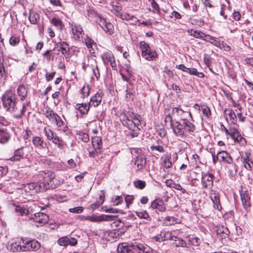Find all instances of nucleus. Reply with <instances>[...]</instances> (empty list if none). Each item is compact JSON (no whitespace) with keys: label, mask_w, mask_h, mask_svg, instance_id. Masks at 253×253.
<instances>
[{"label":"nucleus","mask_w":253,"mask_h":253,"mask_svg":"<svg viewBox=\"0 0 253 253\" xmlns=\"http://www.w3.org/2000/svg\"><path fill=\"white\" fill-rule=\"evenodd\" d=\"M23 252L37 251L41 247L40 243L37 240H28L23 238Z\"/></svg>","instance_id":"0eeeda50"},{"label":"nucleus","mask_w":253,"mask_h":253,"mask_svg":"<svg viewBox=\"0 0 253 253\" xmlns=\"http://www.w3.org/2000/svg\"><path fill=\"white\" fill-rule=\"evenodd\" d=\"M80 91L81 97L84 98L89 95L90 92V87L88 85H84Z\"/></svg>","instance_id":"37998d69"},{"label":"nucleus","mask_w":253,"mask_h":253,"mask_svg":"<svg viewBox=\"0 0 253 253\" xmlns=\"http://www.w3.org/2000/svg\"><path fill=\"white\" fill-rule=\"evenodd\" d=\"M30 219L36 223V226L38 227L45 224L49 220L48 216L45 213L41 212L34 213Z\"/></svg>","instance_id":"423d86ee"},{"label":"nucleus","mask_w":253,"mask_h":253,"mask_svg":"<svg viewBox=\"0 0 253 253\" xmlns=\"http://www.w3.org/2000/svg\"><path fill=\"white\" fill-rule=\"evenodd\" d=\"M14 211L20 216H26L33 212L32 207H27L19 205H13Z\"/></svg>","instance_id":"4468645a"},{"label":"nucleus","mask_w":253,"mask_h":253,"mask_svg":"<svg viewBox=\"0 0 253 253\" xmlns=\"http://www.w3.org/2000/svg\"><path fill=\"white\" fill-rule=\"evenodd\" d=\"M123 198L122 196H117L112 199L113 206H117L123 202Z\"/></svg>","instance_id":"6e6d98bb"},{"label":"nucleus","mask_w":253,"mask_h":253,"mask_svg":"<svg viewBox=\"0 0 253 253\" xmlns=\"http://www.w3.org/2000/svg\"><path fill=\"white\" fill-rule=\"evenodd\" d=\"M233 140H234L235 142L241 143L242 144H244L246 142L245 138L241 136L240 133L235 136V138L233 139Z\"/></svg>","instance_id":"69168bd1"},{"label":"nucleus","mask_w":253,"mask_h":253,"mask_svg":"<svg viewBox=\"0 0 253 253\" xmlns=\"http://www.w3.org/2000/svg\"><path fill=\"white\" fill-rule=\"evenodd\" d=\"M120 120L123 125L128 128V135L132 137L138 135L143 124L142 118L139 115L134 113L127 115L126 113L122 112L120 115Z\"/></svg>","instance_id":"f257e3e1"},{"label":"nucleus","mask_w":253,"mask_h":253,"mask_svg":"<svg viewBox=\"0 0 253 253\" xmlns=\"http://www.w3.org/2000/svg\"><path fill=\"white\" fill-rule=\"evenodd\" d=\"M1 100L2 105L6 110L12 112L13 117L18 119L22 117L26 112V107L29 104V102L24 103L22 109L18 111L16 105V101L15 95L9 91L5 92L1 97Z\"/></svg>","instance_id":"f03ea898"},{"label":"nucleus","mask_w":253,"mask_h":253,"mask_svg":"<svg viewBox=\"0 0 253 253\" xmlns=\"http://www.w3.org/2000/svg\"><path fill=\"white\" fill-rule=\"evenodd\" d=\"M146 163V158L143 153H140L136 156L134 164L137 166L138 170L142 169Z\"/></svg>","instance_id":"6ab92c4d"},{"label":"nucleus","mask_w":253,"mask_h":253,"mask_svg":"<svg viewBox=\"0 0 253 253\" xmlns=\"http://www.w3.org/2000/svg\"><path fill=\"white\" fill-rule=\"evenodd\" d=\"M171 128L173 132L181 139L185 137V132H193L195 126L186 119L181 118V122L175 121L172 124Z\"/></svg>","instance_id":"7ed1b4c3"},{"label":"nucleus","mask_w":253,"mask_h":253,"mask_svg":"<svg viewBox=\"0 0 253 253\" xmlns=\"http://www.w3.org/2000/svg\"><path fill=\"white\" fill-rule=\"evenodd\" d=\"M134 248V251L138 253H153L152 249L146 245H136Z\"/></svg>","instance_id":"5701e85b"},{"label":"nucleus","mask_w":253,"mask_h":253,"mask_svg":"<svg viewBox=\"0 0 253 253\" xmlns=\"http://www.w3.org/2000/svg\"><path fill=\"white\" fill-rule=\"evenodd\" d=\"M51 23L59 29H62L63 26L61 19L58 18L54 17L51 20Z\"/></svg>","instance_id":"58836bf2"},{"label":"nucleus","mask_w":253,"mask_h":253,"mask_svg":"<svg viewBox=\"0 0 253 253\" xmlns=\"http://www.w3.org/2000/svg\"><path fill=\"white\" fill-rule=\"evenodd\" d=\"M89 107V105L86 103H79L76 105V109L83 115L87 114Z\"/></svg>","instance_id":"393cba45"},{"label":"nucleus","mask_w":253,"mask_h":253,"mask_svg":"<svg viewBox=\"0 0 253 253\" xmlns=\"http://www.w3.org/2000/svg\"><path fill=\"white\" fill-rule=\"evenodd\" d=\"M68 238L67 237H63L60 238L58 240V244L61 246H67L69 245Z\"/></svg>","instance_id":"5fc2aeb1"},{"label":"nucleus","mask_w":253,"mask_h":253,"mask_svg":"<svg viewBox=\"0 0 253 253\" xmlns=\"http://www.w3.org/2000/svg\"><path fill=\"white\" fill-rule=\"evenodd\" d=\"M99 26L103 29L106 33L109 35H112L114 33V26L110 22L103 18L100 17L99 21Z\"/></svg>","instance_id":"9d476101"},{"label":"nucleus","mask_w":253,"mask_h":253,"mask_svg":"<svg viewBox=\"0 0 253 253\" xmlns=\"http://www.w3.org/2000/svg\"><path fill=\"white\" fill-rule=\"evenodd\" d=\"M145 55L146 56H142V57L148 61L156 60L158 58L157 53L155 51H151V49H150L149 52H146Z\"/></svg>","instance_id":"7c9ffc66"},{"label":"nucleus","mask_w":253,"mask_h":253,"mask_svg":"<svg viewBox=\"0 0 253 253\" xmlns=\"http://www.w3.org/2000/svg\"><path fill=\"white\" fill-rule=\"evenodd\" d=\"M185 112L181 108L180 106L177 107L172 108V114L173 115H175L177 117H180L181 119L182 118V115Z\"/></svg>","instance_id":"4c0bfd02"},{"label":"nucleus","mask_w":253,"mask_h":253,"mask_svg":"<svg viewBox=\"0 0 253 253\" xmlns=\"http://www.w3.org/2000/svg\"><path fill=\"white\" fill-rule=\"evenodd\" d=\"M175 238H176L177 240H175L176 242V246H180L185 247H186V243L185 241H184L182 239L178 238L176 237H175Z\"/></svg>","instance_id":"0e129e2a"},{"label":"nucleus","mask_w":253,"mask_h":253,"mask_svg":"<svg viewBox=\"0 0 253 253\" xmlns=\"http://www.w3.org/2000/svg\"><path fill=\"white\" fill-rule=\"evenodd\" d=\"M6 79V74L3 64L0 63V83L4 82Z\"/></svg>","instance_id":"79ce46f5"},{"label":"nucleus","mask_w":253,"mask_h":253,"mask_svg":"<svg viewBox=\"0 0 253 253\" xmlns=\"http://www.w3.org/2000/svg\"><path fill=\"white\" fill-rule=\"evenodd\" d=\"M88 220L93 222H100V215H88Z\"/></svg>","instance_id":"e2e57ef3"},{"label":"nucleus","mask_w":253,"mask_h":253,"mask_svg":"<svg viewBox=\"0 0 253 253\" xmlns=\"http://www.w3.org/2000/svg\"><path fill=\"white\" fill-rule=\"evenodd\" d=\"M24 157V152L22 148L16 150L14 152V155L10 158L12 161H19Z\"/></svg>","instance_id":"b1692460"},{"label":"nucleus","mask_w":253,"mask_h":253,"mask_svg":"<svg viewBox=\"0 0 253 253\" xmlns=\"http://www.w3.org/2000/svg\"><path fill=\"white\" fill-rule=\"evenodd\" d=\"M241 199L244 208L248 210L251 207V199L250 192L246 190L240 191Z\"/></svg>","instance_id":"9b49d317"},{"label":"nucleus","mask_w":253,"mask_h":253,"mask_svg":"<svg viewBox=\"0 0 253 253\" xmlns=\"http://www.w3.org/2000/svg\"><path fill=\"white\" fill-rule=\"evenodd\" d=\"M210 198L213 202L214 209L220 211L221 209L220 205L219 196L214 191H211L210 193Z\"/></svg>","instance_id":"f3484780"},{"label":"nucleus","mask_w":253,"mask_h":253,"mask_svg":"<svg viewBox=\"0 0 253 253\" xmlns=\"http://www.w3.org/2000/svg\"><path fill=\"white\" fill-rule=\"evenodd\" d=\"M91 66L92 71L95 77L98 79L100 77V73L95 60H94L93 64H92Z\"/></svg>","instance_id":"8fccbe9b"},{"label":"nucleus","mask_w":253,"mask_h":253,"mask_svg":"<svg viewBox=\"0 0 253 253\" xmlns=\"http://www.w3.org/2000/svg\"><path fill=\"white\" fill-rule=\"evenodd\" d=\"M92 144L94 149L101 150L102 147V142L101 137L99 136L92 137Z\"/></svg>","instance_id":"cd10ccee"},{"label":"nucleus","mask_w":253,"mask_h":253,"mask_svg":"<svg viewBox=\"0 0 253 253\" xmlns=\"http://www.w3.org/2000/svg\"><path fill=\"white\" fill-rule=\"evenodd\" d=\"M150 150L155 154L158 155V153H163L165 152V149L163 146L159 145H152L150 146Z\"/></svg>","instance_id":"72a5a7b5"},{"label":"nucleus","mask_w":253,"mask_h":253,"mask_svg":"<svg viewBox=\"0 0 253 253\" xmlns=\"http://www.w3.org/2000/svg\"><path fill=\"white\" fill-rule=\"evenodd\" d=\"M84 208L83 207L80 206L69 209V211L76 213H81L83 212Z\"/></svg>","instance_id":"338daca9"},{"label":"nucleus","mask_w":253,"mask_h":253,"mask_svg":"<svg viewBox=\"0 0 253 253\" xmlns=\"http://www.w3.org/2000/svg\"><path fill=\"white\" fill-rule=\"evenodd\" d=\"M224 115L226 116L227 119L229 118L231 123L235 124L236 122L237 116L233 110L230 109H226L224 111Z\"/></svg>","instance_id":"bb28decb"},{"label":"nucleus","mask_w":253,"mask_h":253,"mask_svg":"<svg viewBox=\"0 0 253 253\" xmlns=\"http://www.w3.org/2000/svg\"><path fill=\"white\" fill-rule=\"evenodd\" d=\"M162 165L164 170L169 169L172 166L171 155L170 153H166L161 157Z\"/></svg>","instance_id":"2eb2a0df"},{"label":"nucleus","mask_w":253,"mask_h":253,"mask_svg":"<svg viewBox=\"0 0 253 253\" xmlns=\"http://www.w3.org/2000/svg\"><path fill=\"white\" fill-rule=\"evenodd\" d=\"M188 241L192 245L196 247L199 246L201 244V240L197 237H189Z\"/></svg>","instance_id":"c03bdc74"},{"label":"nucleus","mask_w":253,"mask_h":253,"mask_svg":"<svg viewBox=\"0 0 253 253\" xmlns=\"http://www.w3.org/2000/svg\"><path fill=\"white\" fill-rule=\"evenodd\" d=\"M73 34L75 40H79L84 34V31L80 25L75 24L72 26Z\"/></svg>","instance_id":"aec40b11"},{"label":"nucleus","mask_w":253,"mask_h":253,"mask_svg":"<svg viewBox=\"0 0 253 253\" xmlns=\"http://www.w3.org/2000/svg\"><path fill=\"white\" fill-rule=\"evenodd\" d=\"M29 20L31 24H36L40 20V16L38 13L31 11L29 16Z\"/></svg>","instance_id":"c85d7f7f"},{"label":"nucleus","mask_w":253,"mask_h":253,"mask_svg":"<svg viewBox=\"0 0 253 253\" xmlns=\"http://www.w3.org/2000/svg\"><path fill=\"white\" fill-rule=\"evenodd\" d=\"M188 32L191 36H192L196 38H201L202 39H204V38H207L208 35L198 30L194 31H193L192 30H191L190 31L188 30Z\"/></svg>","instance_id":"2f4dec72"},{"label":"nucleus","mask_w":253,"mask_h":253,"mask_svg":"<svg viewBox=\"0 0 253 253\" xmlns=\"http://www.w3.org/2000/svg\"><path fill=\"white\" fill-rule=\"evenodd\" d=\"M217 155H218V158H219V161L221 162V161H224L225 160V159L228 156V154L226 151H222L219 152L217 153Z\"/></svg>","instance_id":"bf43d9fd"},{"label":"nucleus","mask_w":253,"mask_h":253,"mask_svg":"<svg viewBox=\"0 0 253 253\" xmlns=\"http://www.w3.org/2000/svg\"><path fill=\"white\" fill-rule=\"evenodd\" d=\"M120 18L123 20H132L133 19L135 18L136 19V20L135 21L136 22H139V20L137 19L136 18H135L133 15H131L127 13H125L124 14L122 13Z\"/></svg>","instance_id":"de8ad7c7"},{"label":"nucleus","mask_w":253,"mask_h":253,"mask_svg":"<svg viewBox=\"0 0 253 253\" xmlns=\"http://www.w3.org/2000/svg\"><path fill=\"white\" fill-rule=\"evenodd\" d=\"M50 187L51 186L46 185L45 183L32 182L23 184L22 188L27 195H31L41 191L49 189Z\"/></svg>","instance_id":"20e7f679"},{"label":"nucleus","mask_w":253,"mask_h":253,"mask_svg":"<svg viewBox=\"0 0 253 253\" xmlns=\"http://www.w3.org/2000/svg\"><path fill=\"white\" fill-rule=\"evenodd\" d=\"M43 111L44 116L59 129H61L65 126L64 122L62 120L60 117L49 107L45 108Z\"/></svg>","instance_id":"39448f33"},{"label":"nucleus","mask_w":253,"mask_h":253,"mask_svg":"<svg viewBox=\"0 0 253 253\" xmlns=\"http://www.w3.org/2000/svg\"><path fill=\"white\" fill-rule=\"evenodd\" d=\"M56 46H59L60 49L58 50H61L62 54H64L66 56V54H68L69 51V48L68 44L64 42H59L56 44Z\"/></svg>","instance_id":"c756f323"},{"label":"nucleus","mask_w":253,"mask_h":253,"mask_svg":"<svg viewBox=\"0 0 253 253\" xmlns=\"http://www.w3.org/2000/svg\"><path fill=\"white\" fill-rule=\"evenodd\" d=\"M84 42L85 45L88 48H92V44H93L94 42L93 40H92L91 38L87 37L86 38L84 39Z\"/></svg>","instance_id":"774afa93"},{"label":"nucleus","mask_w":253,"mask_h":253,"mask_svg":"<svg viewBox=\"0 0 253 253\" xmlns=\"http://www.w3.org/2000/svg\"><path fill=\"white\" fill-rule=\"evenodd\" d=\"M126 245V244H119L118 249V253H133V250H134V247Z\"/></svg>","instance_id":"412c9836"},{"label":"nucleus","mask_w":253,"mask_h":253,"mask_svg":"<svg viewBox=\"0 0 253 253\" xmlns=\"http://www.w3.org/2000/svg\"><path fill=\"white\" fill-rule=\"evenodd\" d=\"M89 155L91 157H95L96 156L98 155V154L100 153V150L98 149H94V148L92 149H90L88 150Z\"/></svg>","instance_id":"680f3d73"},{"label":"nucleus","mask_w":253,"mask_h":253,"mask_svg":"<svg viewBox=\"0 0 253 253\" xmlns=\"http://www.w3.org/2000/svg\"><path fill=\"white\" fill-rule=\"evenodd\" d=\"M101 58L104 64L108 65L109 63L114 70L116 69L117 64L114 55L111 51H109L103 53L101 55Z\"/></svg>","instance_id":"1a4fd4ad"},{"label":"nucleus","mask_w":253,"mask_h":253,"mask_svg":"<svg viewBox=\"0 0 253 253\" xmlns=\"http://www.w3.org/2000/svg\"><path fill=\"white\" fill-rule=\"evenodd\" d=\"M32 143L35 148L38 150L47 149V144L41 137L34 136L32 139Z\"/></svg>","instance_id":"dca6fc26"},{"label":"nucleus","mask_w":253,"mask_h":253,"mask_svg":"<svg viewBox=\"0 0 253 253\" xmlns=\"http://www.w3.org/2000/svg\"><path fill=\"white\" fill-rule=\"evenodd\" d=\"M151 207L153 209H158V210L162 212L165 211L166 209L163 201L160 199H156L152 202Z\"/></svg>","instance_id":"4be33fe9"},{"label":"nucleus","mask_w":253,"mask_h":253,"mask_svg":"<svg viewBox=\"0 0 253 253\" xmlns=\"http://www.w3.org/2000/svg\"><path fill=\"white\" fill-rule=\"evenodd\" d=\"M23 238H17L10 241L7 246L6 248L12 252H23Z\"/></svg>","instance_id":"6e6552de"},{"label":"nucleus","mask_w":253,"mask_h":253,"mask_svg":"<svg viewBox=\"0 0 253 253\" xmlns=\"http://www.w3.org/2000/svg\"><path fill=\"white\" fill-rule=\"evenodd\" d=\"M52 142L56 145L57 146L58 148L60 149H62L64 147V142L62 141V140L55 134L54 136L53 137V138L51 139Z\"/></svg>","instance_id":"473e14b6"},{"label":"nucleus","mask_w":253,"mask_h":253,"mask_svg":"<svg viewBox=\"0 0 253 253\" xmlns=\"http://www.w3.org/2000/svg\"><path fill=\"white\" fill-rule=\"evenodd\" d=\"M110 10L114 15L119 18L122 14V7L121 5H113L112 8Z\"/></svg>","instance_id":"c9c22d12"},{"label":"nucleus","mask_w":253,"mask_h":253,"mask_svg":"<svg viewBox=\"0 0 253 253\" xmlns=\"http://www.w3.org/2000/svg\"><path fill=\"white\" fill-rule=\"evenodd\" d=\"M136 215L141 219H147L149 218V215L146 211L139 210L135 211Z\"/></svg>","instance_id":"a19ab883"},{"label":"nucleus","mask_w":253,"mask_h":253,"mask_svg":"<svg viewBox=\"0 0 253 253\" xmlns=\"http://www.w3.org/2000/svg\"><path fill=\"white\" fill-rule=\"evenodd\" d=\"M228 135L231 137V138L234 139L235 136H237L240 133L239 131L235 128H230L229 129Z\"/></svg>","instance_id":"13d9d810"},{"label":"nucleus","mask_w":253,"mask_h":253,"mask_svg":"<svg viewBox=\"0 0 253 253\" xmlns=\"http://www.w3.org/2000/svg\"><path fill=\"white\" fill-rule=\"evenodd\" d=\"M213 175L211 173H202V184L204 188H210L213 185Z\"/></svg>","instance_id":"f8f14e48"},{"label":"nucleus","mask_w":253,"mask_h":253,"mask_svg":"<svg viewBox=\"0 0 253 253\" xmlns=\"http://www.w3.org/2000/svg\"><path fill=\"white\" fill-rule=\"evenodd\" d=\"M217 233L218 234H222V238H225L226 236L228 235V230L226 228H224L223 227H222L221 228H219L217 231Z\"/></svg>","instance_id":"052dcab7"},{"label":"nucleus","mask_w":253,"mask_h":253,"mask_svg":"<svg viewBox=\"0 0 253 253\" xmlns=\"http://www.w3.org/2000/svg\"><path fill=\"white\" fill-rule=\"evenodd\" d=\"M100 201H97L95 203L91 205L90 207L92 210H95L100 206V205L102 204L104 202V197L102 195L100 196L99 197Z\"/></svg>","instance_id":"4d7b16f0"},{"label":"nucleus","mask_w":253,"mask_h":253,"mask_svg":"<svg viewBox=\"0 0 253 253\" xmlns=\"http://www.w3.org/2000/svg\"><path fill=\"white\" fill-rule=\"evenodd\" d=\"M116 216L112 215H100V222L103 221H110L115 220Z\"/></svg>","instance_id":"09e8293b"},{"label":"nucleus","mask_w":253,"mask_h":253,"mask_svg":"<svg viewBox=\"0 0 253 253\" xmlns=\"http://www.w3.org/2000/svg\"><path fill=\"white\" fill-rule=\"evenodd\" d=\"M55 177V174L54 172L51 171H47L44 173L43 176V182H40V183H45L46 185H49L51 186L50 189H53L55 188V185L54 184V181H53Z\"/></svg>","instance_id":"ddd939ff"},{"label":"nucleus","mask_w":253,"mask_h":253,"mask_svg":"<svg viewBox=\"0 0 253 253\" xmlns=\"http://www.w3.org/2000/svg\"><path fill=\"white\" fill-rule=\"evenodd\" d=\"M186 72L191 75H196L200 78H203L204 76V74L202 72H198L197 70L195 68H188V71Z\"/></svg>","instance_id":"49530a36"},{"label":"nucleus","mask_w":253,"mask_h":253,"mask_svg":"<svg viewBox=\"0 0 253 253\" xmlns=\"http://www.w3.org/2000/svg\"><path fill=\"white\" fill-rule=\"evenodd\" d=\"M103 94L102 92H97L90 98L89 102V106H98L101 103Z\"/></svg>","instance_id":"a211bd4d"},{"label":"nucleus","mask_w":253,"mask_h":253,"mask_svg":"<svg viewBox=\"0 0 253 253\" xmlns=\"http://www.w3.org/2000/svg\"><path fill=\"white\" fill-rule=\"evenodd\" d=\"M140 47L141 50L142 56H146V52L150 51L149 45L145 42L142 41L140 42Z\"/></svg>","instance_id":"f704fd0d"},{"label":"nucleus","mask_w":253,"mask_h":253,"mask_svg":"<svg viewBox=\"0 0 253 253\" xmlns=\"http://www.w3.org/2000/svg\"><path fill=\"white\" fill-rule=\"evenodd\" d=\"M17 93L21 100H23L27 96V88L24 84H20L17 89Z\"/></svg>","instance_id":"a878e982"},{"label":"nucleus","mask_w":253,"mask_h":253,"mask_svg":"<svg viewBox=\"0 0 253 253\" xmlns=\"http://www.w3.org/2000/svg\"><path fill=\"white\" fill-rule=\"evenodd\" d=\"M133 184L135 187L140 189H143L146 186V182L141 180L134 181Z\"/></svg>","instance_id":"864d4df0"},{"label":"nucleus","mask_w":253,"mask_h":253,"mask_svg":"<svg viewBox=\"0 0 253 253\" xmlns=\"http://www.w3.org/2000/svg\"><path fill=\"white\" fill-rule=\"evenodd\" d=\"M207 38H210V40H211L210 42L211 44L217 47H220V42L218 40L217 38L210 36L209 35Z\"/></svg>","instance_id":"a18cd8bd"},{"label":"nucleus","mask_w":253,"mask_h":253,"mask_svg":"<svg viewBox=\"0 0 253 253\" xmlns=\"http://www.w3.org/2000/svg\"><path fill=\"white\" fill-rule=\"evenodd\" d=\"M44 133L47 139L49 140H51L55 133L50 128L45 127L43 129Z\"/></svg>","instance_id":"ea45409f"},{"label":"nucleus","mask_w":253,"mask_h":253,"mask_svg":"<svg viewBox=\"0 0 253 253\" xmlns=\"http://www.w3.org/2000/svg\"><path fill=\"white\" fill-rule=\"evenodd\" d=\"M2 124L0 122V142L4 143L8 141L9 139L8 134L1 129Z\"/></svg>","instance_id":"e433bc0d"},{"label":"nucleus","mask_w":253,"mask_h":253,"mask_svg":"<svg viewBox=\"0 0 253 253\" xmlns=\"http://www.w3.org/2000/svg\"><path fill=\"white\" fill-rule=\"evenodd\" d=\"M78 137L84 142H87L89 140L88 135L83 132H80L78 133Z\"/></svg>","instance_id":"603ef678"},{"label":"nucleus","mask_w":253,"mask_h":253,"mask_svg":"<svg viewBox=\"0 0 253 253\" xmlns=\"http://www.w3.org/2000/svg\"><path fill=\"white\" fill-rule=\"evenodd\" d=\"M20 42V37L13 36L9 39V43L12 46L17 45Z\"/></svg>","instance_id":"3c124183"}]
</instances>
